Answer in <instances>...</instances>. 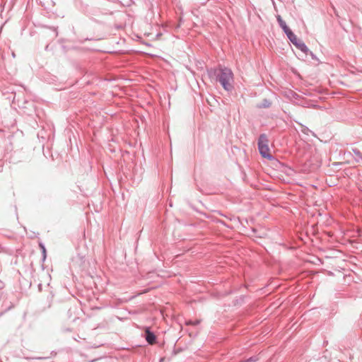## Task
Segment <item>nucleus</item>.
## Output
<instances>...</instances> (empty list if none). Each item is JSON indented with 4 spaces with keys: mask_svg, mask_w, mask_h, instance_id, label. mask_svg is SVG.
Listing matches in <instances>:
<instances>
[{
    "mask_svg": "<svg viewBox=\"0 0 362 362\" xmlns=\"http://www.w3.org/2000/svg\"><path fill=\"white\" fill-rule=\"evenodd\" d=\"M218 80L226 90H230L232 87L233 73L228 69H221L218 74Z\"/></svg>",
    "mask_w": 362,
    "mask_h": 362,
    "instance_id": "nucleus-1",
    "label": "nucleus"
},
{
    "mask_svg": "<svg viewBox=\"0 0 362 362\" xmlns=\"http://www.w3.org/2000/svg\"><path fill=\"white\" fill-rule=\"evenodd\" d=\"M199 323V320H197L194 322H187L188 325H198Z\"/></svg>",
    "mask_w": 362,
    "mask_h": 362,
    "instance_id": "nucleus-8",
    "label": "nucleus"
},
{
    "mask_svg": "<svg viewBox=\"0 0 362 362\" xmlns=\"http://www.w3.org/2000/svg\"><path fill=\"white\" fill-rule=\"evenodd\" d=\"M146 332V339L150 344H153L156 343V336L155 334L150 332L148 327L145 328Z\"/></svg>",
    "mask_w": 362,
    "mask_h": 362,
    "instance_id": "nucleus-3",
    "label": "nucleus"
},
{
    "mask_svg": "<svg viewBox=\"0 0 362 362\" xmlns=\"http://www.w3.org/2000/svg\"><path fill=\"white\" fill-rule=\"evenodd\" d=\"M287 36L293 45H297V42L299 40H298L297 37L293 33L292 31L288 32Z\"/></svg>",
    "mask_w": 362,
    "mask_h": 362,
    "instance_id": "nucleus-4",
    "label": "nucleus"
},
{
    "mask_svg": "<svg viewBox=\"0 0 362 362\" xmlns=\"http://www.w3.org/2000/svg\"><path fill=\"white\" fill-rule=\"evenodd\" d=\"M277 21L280 25L281 27L284 26L286 25V23L282 20L281 17L280 16H279L277 17Z\"/></svg>",
    "mask_w": 362,
    "mask_h": 362,
    "instance_id": "nucleus-6",
    "label": "nucleus"
},
{
    "mask_svg": "<svg viewBox=\"0 0 362 362\" xmlns=\"http://www.w3.org/2000/svg\"><path fill=\"white\" fill-rule=\"evenodd\" d=\"M258 148L260 154L262 157L271 159L272 155L270 153V149L268 146V139L266 135L262 134L259 138Z\"/></svg>",
    "mask_w": 362,
    "mask_h": 362,
    "instance_id": "nucleus-2",
    "label": "nucleus"
},
{
    "mask_svg": "<svg viewBox=\"0 0 362 362\" xmlns=\"http://www.w3.org/2000/svg\"><path fill=\"white\" fill-rule=\"evenodd\" d=\"M281 28L284 30V31L287 35L288 32H291V30L289 29V28L286 25V24L281 27Z\"/></svg>",
    "mask_w": 362,
    "mask_h": 362,
    "instance_id": "nucleus-7",
    "label": "nucleus"
},
{
    "mask_svg": "<svg viewBox=\"0 0 362 362\" xmlns=\"http://www.w3.org/2000/svg\"><path fill=\"white\" fill-rule=\"evenodd\" d=\"M296 46H297L298 48H300L303 52H307L308 51V47H306V45L301 42H297V45H295Z\"/></svg>",
    "mask_w": 362,
    "mask_h": 362,
    "instance_id": "nucleus-5",
    "label": "nucleus"
}]
</instances>
